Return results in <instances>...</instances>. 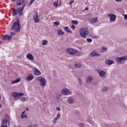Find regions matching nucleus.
<instances>
[{"instance_id":"55","label":"nucleus","mask_w":127,"mask_h":127,"mask_svg":"<svg viewBox=\"0 0 127 127\" xmlns=\"http://www.w3.org/2000/svg\"><path fill=\"white\" fill-rule=\"evenodd\" d=\"M12 0L13 1H15V0Z\"/></svg>"},{"instance_id":"8","label":"nucleus","mask_w":127,"mask_h":127,"mask_svg":"<svg viewBox=\"0 0 127 127\" xmlns=\"http://www.w3.org/2000/svg\"><path fill=\"white\" fill-rule=\"evenodd\" d=\"M97 72L101 78H105L107 72L104 70H97Z\"/></svg>"},{"instance_id":"28","label":"nucleus","mask_w":127,"mask_h":127,"mask_svg":"<svg viewBox=\"0 0 127 127\" xmlns=\"http://www.w3.org/2000/svg\"><path fill=\"white\" fill-rule=\"evenodd\" d=\"M0 127H7V123L2 121Z\"/></svg>"},{"instance_id":"51","label":"nucleus","mask_w":127,"mask_h":127,"mask_svg":"<svg viewBox=\"0 0 127 127\" xmlns=\"http://www.w3.org/2000/svg\"><path fill=\"white\" fill-rule=\"evenodd\" d=\"M81 54H79L77 55H76V56H80Z\"/></svg>"},{"instance_id":"50","label":"nucleus","mask_w":127,"mask_h":127,"mask_svg":"<svg viewBox=\"0 0 127 127\" xmlns=\"http://www.w3.org/2000/svg\"><path fill=\"white\" fill-rule=\"evenodd\" d=\"M85 10H88V7H86Z\"/></svg>"},{"instance_id":"58","label":"nucleus","mask_w":127,"mask_h":127,"mask_svg":"<svg viewBox=\"0 0 127 127\" xmlns=\"http://www.w3.org/2000/svg\"><path fill=\"white\" fill-rule=\"evenodd\" d=\"M1 41H0V44H1Z\"/></svg>"},{"instance_id":"2","label":"nucleus","mask_w":127,"mask_h":127,"mask_svg":"<svg viewBox=\"0 0 127 127\" xmlns=\"http://www.w3.org/2000/svg\"><path fill=\"white\" fill-rule=\"evenodd\" d=\"M89 34V30L87 28H81L80 29V35L83 38L87 37L86 35Z\"/></svg>"},{"instance_id":"40","label":"nucleus","mask_w":127,"mask_h":127,"mask_svg":"<svg viewBox=\"0 0 127 127\" xmlns=\"http://www.w3.org/2000/svg\"><path fill=\"white\" fill-rule=\"evenodd\" d=\"M86 40L87 42H92V39L91 38H87Z\"/></svg>"},{"instance_id":"26","label":"nucleus","mask_w":127,"mask_h":127,"mask_svg":"<svg viewBox=\"0 0 127 127\" xmlns=\"http://www.w3.org/2000/svg\"><path fill=\"white\" fill-rule=\"evenodd\" d=\"M21 80V78H18L16 80H15L14 81H12L11 83L12 84H15V83H18V82H20Z\"/></svg>"},{"instance_id":"54","label":"nucleus","mask_w":127,"mask_h":127,"mask_svg":"<svg viewBox=\"0 0 127 127\" xmlns=\"http://www.w3.org/2000/svg\"><path fill=\"white\" fill-rule=\"evenodd\" d=\"M12 34H14V33H11V35H12Z\"/></svg>"},{"instance_id":"19","label":"nucleus","mask_w":127,"mask_h":127,"mask_svg":"<svg viewBox=\"0 0 127 127\" xmlns=\"http://www.w3.org/2000/svg\"><path fill=\"white\" fill-rule=\"evenodd\" d=\"M2 122H4L8 124V123H9V116H8L7 115H6L5 116V118L2 120Z\"/></svg>"},{"instance_id":"49","label":"nucleus","mask_w":127,"mask_h":127,"mask_svg":"<svg viewBox=\"0 0 127 127\" xmlns=\"http://www.w3.org/2000/svg\"><path fill=\"white\" fill-rule=\"evenodd\" d=\"M94 38H98V37H97L96 36H94Z\"/></svg>"},{"instance_id":"11","label":"nucleus","mask_w":127,"mask_h":127,"mask_svg":"<svg viewBox=\"0 0 127 127\" xmlns=\"http://www.w3.org/2000/svg\"><path fill=\"white\" fill-rule=\"evenodd\" d=\"M24 95V93H17V92H13L12 93V96L13 97V98H19L20 97H22V96Z\"/></svg>"},{"instance_id":"10","label":"nucleus","mask_w":127,"mask_h":127,"mask_svg":"<svg viewBox=\"0 0 127 127\" xmlns=\"http://www.w3.org/2000/svg\"><path fill=\"white\" fill-rule=\"evenodd\" d=\"M93 76L88 75L86 78V83L87 85H90L93 82Z\"/></svg>"},{"instance_id":"36","label":"nucleus","mask_w":127,"mask_h":127,"mask_svg":"<svg viewBox=\"0 0 127 127\" xmlns=\"http://www.w3.org/2000/svg\"><path fill=\"white\" fill-rule=\"evenodd\" d=\"M21 117L22 119H24V118H25L26 119L27 118V116H26L25 114H22Z\"/></svg>"},{"instance_id":"9","label":"nucleus","mask_w":127,"mask_h":127,"mask_svg":"<svg viewBox=\"0 0 127 127\" xmlns=\"http://www.w3.org/2000/svg\"><path fill=\"white\" fill-rule=\"evenodd\" d=\"M108 17H110V20L112 22H115L116 21V18H117V16L114 14H109L108 15Z\"/></svg>"},{"instance_id":"17","label":"nucleus","mask_w":127,"mask_h":127,"mask_svg":"<svg viewBox=\"0 0 127 127\" xmlns=\"http://www.w3.org/2000/svg\"><path fill=\"white\" fill-rule=\"evenodd\" d=\"M33 72L34 75L36 76H39V75H41V72L37 68H34Z\"/></svg>"},{"instance_id":"35","label":"nucleus","mask_w":127,"mask_h":127,"mask_svg":"<svg viewBox=\"0 0 127 127\" xmlns=\"http://www.w3.org/2000/svg\"><path fill=\"white\" fill-rule=\"evenodd\" d=\"M78 82L80 86H82V83H83V82L82 81V79H80V78H78Z\"/></svg>"},{"instance_id":"27","label":"nucleus","mask_w":127,"mask_h":127,"mask_svg":"<svg viewBox=\"0 0 127 127\" xmlns=\"http://www.w3.org/2000/svg\"><path fill=\"white\" fill-rule=\"evenodd\" d=\"M58 34L59 35H64V32L62 31L61 29H58L57 30Z\"/></svg>"},{"instance_id":"33","label":"nucleus","mask_w":127,"mask_h":127,"mask_svg":"<svg viewBox=\"0 0 127 127\" xmlns=\"http://www.w3.org/2000/svg\"><path fill=\"white\" fill-rule=\"evenodd\" d=\"M71 23H72V24H74L75 25H77V24H78V21L76 20H72L71 21Z\"/></svg>"},{"instance_id":"29","label":"nucleus","mask_w":127,"mask_h":127,"mask_svg":"<svg viewBox=\"0 0 127 127\" xmlns=\"http://www.w3.org/2000/svg\"><path fill=\"white\" fill-rule=\"evenodd\" d=\"M64 29L65 31H66V32H68V33H72V31L69 30V28L67 27H64Z\"/></svg>"},{"instance_id":"38","label":"nucleus","mask_w":127,"mask_h":127,"mask_svg":"<svg viewBox=\"0 0 127 127\" xmlns=\"http://www.w3.org/2000/svg\"><path fill=\"white\" fill-rule=\"evenodd\" d=\"M60 98H61V95L60 94H58L57 97H56V99L57 100H60Z\"/></svg>"},{"instance_id":"24","label":"nucleus","mask_w":127,"mask_h":127,"mask_svg":"<svg viewBox=\"0 0 127 127\" xmlns=\"http://www.w3.org/2000/svg\"><path fill=\"white\" fill-rule=\"evenodd\" d=\"M81 67H82V64L80 63L76 64L74 65V67L75 68V69H78V68H81Z\"/></svg>"},{"instance_id":"16","label":"nucleus","mask_w":127,"mask_h":127,"mask_svg":"<svg viewBox=\"0 0 127 127\" xmlns=\"http://www.w3.org/2000/svg\"><path fill=\"white\" fill-rule=\"evenodd\" d=\"M26 59L30 60L31 61H33V60H34V57H33V55H32V54L30 53H28L26 55Z\"/></svg>"},{"instance_id":"34","label":"nucleus","mask_w":127,"mask_h":127,"mask_svg":"<svg viewBox=\"0 0 127 127\" xmlns=\"http://www.w3.org/2000/svg\"><path fill=\"white\" fill-rule=\"evenodd\" d=\"M102 50L103 51H106V50H107L108 48H107V47L103 46L102 47Z\"/></svg>"},{"instance_id":"44","label":"nucleus","mask_w":127,"mask_h":127,"mask_svg":"<svg viewBox=\"0 0 127 127\" xmlns=\"http://www.w3.org/2000/svg\"><path fill=\"white\" fill-rule=\"evenodd\" d=\"M71 28H72V29H75V28H76V26H75L74 25H72Z\"/></svg>"},{"instance_id":"37","label":"nucleus","mask_w":127,"mask_h":127,"mask_svg":"<svg viewBox=\"0 0 127 127\" xmlns=\"http://www.w3.org/2000/svg\"><path fill=\"white\" fill-rule=\"evenodd\" d=\"M54 5H55V6H56V7H57V5H58V0H57L56 2L53 3Z\"/></svg>"},{"instance_id":"41","label":"nucleus","mask_w":127,"mask_h":127,"mask_svg":"<svg viewBox=\"0 0 127 127\" xmlns=\"http://www.w3.org/2000/svg\"><path fill=\"white\" fill-rule=\"evenodd\" d=\"M56 110L58 111L59 112H61V109H60V107H57Z\"/></svg>"},{"instance_id":"57","label":"nucleus","mask_w":127,"mask_h":127,"mask_svg":"<svg viewBox=\"0 0 127 127\" xmlns=\"http://www.w3.org/2000/svg\"><path fill=\"white\" fill-rule=\"evenodd\" d=\"M0 108H1V105H0Z\"/></svg>"},{"instance_id":"7","label":"nucleus","mask_w":127,"mask_h":127,"mask_svg":"<svg viewBox=\"0 0 127 127\" xmlns=\"http://www.w3.org/2000/svg\"><path fill=\"white\" fill-rule=\"evenodd\" d=\"M62 95L64 96H67V95H71L72 92L67 88H64L62 90L61 92Z\"/></svg>"},{"instance_id":"53","label":"nucleus","mask_w":127,"mask_h":127,"mask_svg":"<svg viewBox=\"0 0 127 127\" xmlns=\"http://www.w3.org/2000/svg\"><path fill=\"white\" fill-rule=\"evenodd\" d=\"M25 113V111L24 112H22V114H23V115H24Z\"/></svg>"},{"instance_id":"48","label":"nucleus","mask_w":127,"mask_h":127,"mask_svg":"<svg viewBox=\"0 0 127 127\" xmlns=\"http://www.w3.org/2000/svg\"><path fill=\"white\" fill-rule=\"evenodd\" d=\"M116 1H119V2H121L122 1V0H115Z\"/></svg>"},{"instance_id":"15","label":"nucleus","mask_w":127,"mask_h":127,"mask_svg":"<svg viewBox=\"0 0 127 127\" xmlns=\"http://www.w3.org/2000/svg\"><path fill=\"white\" fill-rule=\"evenodd\" d=\"M67 103L70 104H74L75 103V99L71 97H68Z\"/></svg>"},{"instance_id":"39","label":"nucleus","mask_w":127,"mask_h":127,"mask_svg":"<svg viewBox=\"0 0 127 127\" xmlns=\"http://www.w3.org/2000/svg\"><path fill=\"white\" fill-rule=\"evenodd\" d=\"M21 101V102H25L26 101V97L22 98Z\"/></svg>"},{"instance_id":"30","label":"nucleus","mask_w":127,"mask_h":127,"mask_svg":"<svg viewBox=\"0 0 127 127\" xmlns=\"http://www.w3.org/2000/svg\"><path fill=\"white\" fill-rule=\"evenodd\" d=\"M42 44L43 46L47 45V44H48V41H47V40H43Z\"/></svg>"},{"instance_id":"56","label":"nucleus","mask_w":127,"mask_h":127,"mask_svg":"<svg viewBox=\"0 0 127 127\" xmlns=\"http://www.w3.org/2000/svg\"><path fill=\"white\" fill-rule=\"evenodd\" d=\"M0 99H1V96H0Z\"/></svg>"},{"instance_id":"22","label":"nucleus","mask_w":127,"mask_h":127,"mask_svg":"<svg viewBox=\"0 0 127 127\" xmlns=\"http://www.w3.org/2000/svg\"><path fill=\"white\" fill-rule=\"evenodd\" d=\"M34 78V76L32 75H30L28 77H27L26 80V81H31L32 80H33Z\"/></svg>"},{"instance_id":"12","label":"nucleus","mask_w":127,"mask_h":127,"mask_svg":"<svg viewBox=\"0 0 127 127\" xmlns=\"http://www.w3.org/2000/svg\"><path fill=\"white\" fill-rule=\"evenodd\" d=\"M89 21L91 24H94V23H98V22H99V20L97 17H95L90 19Z\"/></svg>"},{"instance_id":"52","label":"nucleus","mask_w":127,"mask_h":127,"mask_svg":"<svg viewBox=\"0 0 127 127\" xmlns=\"http://www.w3.org/2000/svg\"><path fill=\"white\" fill-rule=\"evenodd\" d=\"M26 111H29V109H28V108H26Z\"/></svg>"},{"instance_id":"47","label":"nucleus","mask_w":127,"mask_h":127,"mask_svg":"<svg viewBox=\"0 0 127 127\" xmlns=\"http://www.w3.org/2000/svg\"><path fill=\"white\" fill-rule=\"evenodd\" d=\"M74 2V1H71L70 2H69V4L71 5L72 4V3Z\"/></svg>"},{"instance_id":"45","label":"nucleus","mask_w":127,"mask_h":127,"mask_svg":"<svg viewBox=\"0 0 127 127\" xmlns=\"http://www.w3.org/2000/svg\"><path fill=\"white\" fill-rule=\"evenodd\" d=\"M35 0H31L29 3V4H32L33 3V1H34Z\"/></svg>"},{"instance_id":"25","label":"nucleus","mask_w":127,"mask_h":127,"mask_svg":"<svg viewBox=\"0 0 127 127\" xmlns=\"http://www.w3.org/2000/svg\"><path fill=\"white\" fill-rule=\"evenodd\" d=\"M12 16H15V15H16L17 14V10L15 9V8H13L12 9Z\"/></svg>"},{"instance_id":"31","label":"nucleus","mask_w":127,"mask_h":127,"mask_svg":"<svg viewBox=\"0 0 127 127\" xmlns=\"http://www.w3.org/2000/svg\"><path fill=\"white\" fill-rule=\"evenodd\" d=\"M54 24L55 26H58V25H60V22L59 21H55L54 22Z\"/></svg>"},{"instance_id":"14","label":"nucleus","mask_w":127,"mask_h":127,"mask_svg":"<svg viewBox=\"0 0 127 127\" xmlns=\"http://www.w3.org/2000/svg\"><path fill=\"white\" fill-rule=\"evenodd\" d=\"M11 38H12V36L8 35H4L2 37V40H5V39H7V40H11Z\"/></svg>"},{"instance_id":"43","label":"nucleus","mask_w":127,"mask_h":127,"mask_svg":"<svg viewBox=\"0 0 127 127\" xmlns=\"http://www.w3.org/2000/svg\"><path fill=\"white\" fill-rule=\"evenodd\" d=\"M79 127H84V124L83 123H79Z\"/></svg>"},{"instance_id":"13","label":"nucleus","mask_w":127,"mask_h":127,"mask_svg":"<svg viewBox=\"0 0 127 127\" xmlns=\"http://www.w3.org/2000/svg\"><path fill=\"white\" fill-rule=\"evenodd\" d=\"M61 117V115H60V113L58 114L57 117L54 119V120L52 121V123L54 125H55L57 123V121L60 119Z\"/></svg>"},{"instance_id":"1","label":"nucleus","mask_w":127,"mask_h":127,"mask_svg":"<svg viewBox=\"0 0 127 127\" xmlns=\"http://www.w3.org/2000/svg\"><path fill=\"white\" fill-rule=\"evenodd\" d=\"M20 28H21V26H20V23H19V19L17 18V21L14 23L11 29V30H15L16 32H19Z\"/></svg>"},{"instance_id":"42","label":"nucleus","mask_w":127,"mask_h":127,"mask_svg":"<svg viewBox=\"0 0 127 127\" xmlns=\"http://www.w3.org/2000/svg\"><path fill=\"white\" fill-rule=\"evenodd\" d=\"M87 121L89 123H92V118H89V119L87 120Z\"/></svg>"},{"instance_id":"21","label":"nucleus","mask_w":127,"mask_h":127,"mask_svg":"<svg viewBox=\"0 0 127 127\" xmlns=\"http://www.w3.org/2000/svg\"><path fill=\"white\" fill-rule=\"evenodd\" d=\"M25 0H17V5L20 6L22 5V4H23L24 3Z\"/></svg>"},{"instance_id":"3","label":"nucleus","mask_w":127,"mask_h":127,"mask_svg":"<svg viewBox=\"0 0 127 127\" xmlns=\"http://www.w3.org/2000/svg\"><path fill=\"white\" fill-rule=\"evenodd\" d=\"M65 51L69 55H71V56H74L76 54H78V51L72 48H67Z\"/></svg>"},{"instance_id":"46","label":"nucleus","mask_w":127,"mask_h":127,"mask_svg":"<svg viewBox=\"0 0 127 127\" xmlns=\"http://www.w3.org/2000/svg\"><path fill=\"white\" fill-rule=\"evenodd\" d=\"M124 17H125V19L127 20V14L124 15Z\"/></svg>"},{"instance_id":"59","label":"nucleus","mask_w":127,"mask_h":127,"mask_svg":"<svg viewBox=\"0 0 127 127\" xmlns=\"http://www.w3.org/2000/svg\"><path fill=\"white\" fill-rule=\"evenodd\" d=\"M127 1V0H126Z\"/></svg>"},{"instance_id":"23","label":"nucleus","mask_w":127,"mask_h":127,"mask_svg":"<svg viewBox=\"0 0 127 127\" xmlns=\"http://www.w3.org/2000/svg\"><path fill=\"white\" fill-rule=\"evenodd\" d=\"M106 63L107 65H112V64H114V61L108 60L106 61Z\"/></svg>"},{"instance_id":"20","label":"nucleus","mask_w":127,"mask_h":127,"mask_svg":"<svg viewBox=\"0 0 127 127\" xmlns=\"http://www.w3.org/2000/svg\"><path fill=\"white\" fill-rule=\"evenodd\" d=\"M25 6V4H24L22 7V8H20V10H19L18 11V13L19 14V15H22L23 12V9L24 8V7Z\"/></svg>"},{"instance_id":"4","label":"nucleus","mask_w":127,"mask_h":127,"mask_svg":"<svg viewBox=\"0 0 127 127\" xmlns=\"http://www.w3.org/2000/svg\"><path fill=\"white\" fill-rule=\"evenodd\" d=\"M37 80L40 82V86L44 87L46 85V79L42 76H39L37 78Z\"/></svg>"},{"instance_id":"32","label":"nucleus","mask_w":127,"mask_h":127,"mask_svg":"<svg viewBox=\"0 0 127 127\" xmlns=\"http://www.w3.org/2000/svg\"><path fill=\"white\" fill-rule=\"evenodd\" d=\"M102 92H108V88L104 87L102 89Z\"/></svg>"},{"instance_id":"5","label":"nucleus","mask_w":127,"mask_h":127,"mask_svg":"<svg viewBox=\"0 0 127 127\" xmlns=\"http://www.w3.org/2000/svg\"><path fill=\"white\" fill-rule=\"evenodd\" d=\"M116 59L117 64H122V63H124V62L127 60V56L120 58L117 57Z\"/></svg>"},{"instance_id":"6","label":"nucleus","mask_w":127,"mask_h":127,"mask_svg":"<svg viewBox=\"0 0 127 127\" xmlns=\"http://www.w3.org/2000/svg\"><path fill=\"white\" fill-rule=\"evenodd\" d=\"M33 19L36 23L39 22L40 17L39 16H38V12L37 11H35V15L33 16Z\"/></svg>"},{"instance_id":"18","label":"nucleus","mask_w":127,"mask_h":127,"mask_svg":"<svg viewBox=\"0 0 127 127\" xmlns=\"http://www.w3.org/2000/svg\"><path fill=\"white\" fill-rule=\"evenodd\" d=\"M90 56H91V57H94V56H96V57H99V56H101V55H100L98 53H97V52H93L90 53Z\"/></svg>"}]
</instances>
